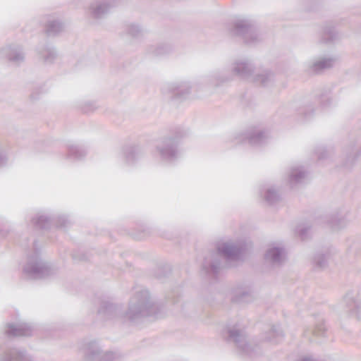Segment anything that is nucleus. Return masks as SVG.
<instances>
[{
  "instance_id": "39448f33",
  "label": "nucleus",
  "mask_w": 361,
  "mask_h": 361,
  "mask_svg": "<svg viewBox=\"0 0 361 361\" xmlns=\"http://www.w3.org/2000/svg\"><path fill=\"white\" fill-rule=\"evenodd\" d=\"M230 66L234 77L237 76L246 80L252 78L255 84L263 87H269L274 82V75L269 70H263L260 73L252 75L255 66L249 59H236Z\"/></svg>"
},
{
  "instance_id": "c85d7f7f",
  "label": "nucleus",
  "mask_w": 361,
  "mask_h": 361,
  "mask_svg": "<svg viewBox=\"0 0 361 361\" xmlns=\"http://www.w3.org/2000/svg\"><path fill=\"white\" fill-rule=\"evenodd\" d=\"M337 37V32L331 25H326L322 32L321 41L324 43L334 42Z\"/></svg>"
},
{
  "instance_id": "a19ab883",
  "label": "nucleus",
  "mask_w": 361,
  "mask_h": 361,
  "mask_svg": "<svg viewBox=\"0 0 361 361\" xmlns=\"http://www.w3.org/2000/svg\"><path fill=\"white\" fill-rule=\"evenodd\" d=\"M30 97H31L32 99H37V96H35L34 93L31 94Z\"/></svg>"
},
{
  "instance_id": "4be33fe9",
  "label": "nucleus",
  "mask_w": 361,
  "mask_h": 361,
  "mask_svg": "<svg viewBox=\"0 0 361 361\" xmlns=\"http://www.w3.org/2000/svg\"><path fill=\"white\" fill-rule=\"evenodd\" d=\"M345 155V159L343 166L350 169L355 164L358 157L360 154V147H357L354 143H350L346 146L343 151Z\"/></svg>"
},
{
  "instance_id": "5701e85b",
  "label": "nucleus",
  "mask_w": 361,
  "mask_h": 361,
  "mask_svg": "<svg viewBox=\"0 0 361 361\" xmlns=\"http://www.w3.org/2000/svg\"><path fill=\"white\" fill-rule=\"evenodd\" d=\"M265 258L273 264H281L286 258L285 250L281 247H271L267 251Z\"/></svg>"
},
{
  "instance_id": "6ab92c4d",
  "label": "nucleus",
  "mask_w": 361,
  "mask_h": 361,
  "mask_svg": "<svg viewBox=\"0 0 361 361\" xmlns=\"http://www.w3.org/2000/svg\"><path fill=\"white\" fill-rule=\"evenodd\" d=\"M307 171L303 166L295 165L293 166L288 174V183L291 188H293L298 184L305 183L307 177Z\"/></svg>"
},
{
  "instance_id": "c756f323",
  "label": "nucleus",
  "mask_w": 361,
  "mask_h": 361,
  "mask_svg": "<svg viewBox=\"0 0 361 361\" xmlns=\"http://www.w3.org/2000/svg\"><path fill=\"white\" fill-rule=\"evenodd\" d=\"M171 47L166 44H160L156 46H151L149 52L155 56H161L169 54Z\"/></svg>"
},
{
  "instance_id": "c9c22d12",
  "label": "nucleus",
  "mask_w": 361,
  "mask_h": 361,
  "mask_svg": "<svg viewBox=\"0 0 361 361\" xmlns=\"http://www.w3.org/2000/svg\"><path fill=\"white\" fill-rule=\"evenodd\" d=\"M310 227L304 225H298L295 228L296 233L304 240L307 238V234Z\"/></svg>"
},
{
  "instance_id": "423d86ee",
  "label": "nucleus",
  "mask_w": 361,
  "mask_h": 361,
  "mask_svg": "<svg viewBox=\"0 0 361 361\" xmlns=\"http://www.w3.org/2000/svg\"><path fill=\"white\" fill-rule=\"evenodd\" d=\"M243 252V248L233 244L224 243L217 247L216 252H212L204 258L202 269L208 275L216 278L219 274L221 262L218 255H221L229 259L239 257Z\"/></svg>"
},
{
  "instance_id": "dca6fc26",
  "label": "nucleus",
  "mask_w": 361,
  "mask_h": 361,
  "mask_svg": "<svg viewBox=\"0 0 361 361\" xmlns=\"http://www.w3.org/2000/svg\"><path fill=\"white\" fill-rule=\"evenodd\" d=\"M142 155V150L140 147L135 145H128L124 147L119 157L128 165L134 164Z\"/></svg>"
},
{
  "instance_id": "f8f14e48",
  "label": "nucleus",
  "mask_w": 361,
  "mask_h": 361,
  "mask_svg": "<svg viewBox=\"0 0 361 361\" xmlns=\"http://www.w3.org/2000/svg\"><path fill=\"white\" fill-rule=\"evenodd\" d=\"M238 139L243 143L247 142L253 147H261L267 142L269 137L267 132L255 129L240 134Z\"/></svg>"
},
{
  "instance_id": "0eeeda50",
  "label": "nucleus",
  "mask_w": 361,
  "mask_h": 361,
  "mask_svg": "<svg viewBox=\"0 0 361 361\" xmlns=\"http://www.w3.org/2000/svg\"><path fill=\"white\" fill-rule=\"evenodd\" d=\"M233 37L241 39L247 44H255L260 41L255 23L249 18H239L235 20L229 29Z\"/></svg>"
},
{
  "instance_id": "2f4dec72",
  "label": "nucleus",
  "mask_w": 361,
  "mask_h": 361,
  "mask_svg": "<svg viewBox=\"0 0 361 361\" xmlns=\"http://www.w3.org/2000/svg\"><path fill=\"white\" fill-rule=\"evenodd\" d=\"M313 262L315 267L318 269H323L326 266L327 257L323 253H317L314 256Z\"/></svg>"
},
{
  "instance_id": "f257e3e1",
  "label": "nucleus",
  "mask_w": 361,
  "mask_h": 361,
  "mask_svg": "<svg viewBox=\"0 0 361 361\" xmlns=\"http://www.w3.org/2000/svg\"><path fill=\"white\" fill-rule=\"evenodd\" d=\"M159 312V306L151 300L149 291L139 288L131 297L127 311L122 312L119 305L102 301L97 310V317L101 321L123 318L136 322L144 317L153 316L157 318Z\"/></svg>"
},
{
  "instance_id": "393cba45",
  "label": "nucleus",
  "mask_w": 361,
  "mask_h": 361,
  "mask_svg": "<svg viewBox=\"0 0 361 361\" xmlns=\"http://www.w3.org/2000/svg\"><path fill=\"white\" fill-rule=\"evenodd\" d=\"M284 334L279 325H273L271 329L266 333L264 340L272 344H276L283 341Z\"/></svg>"
},
{
  "instance_id": "f03ea898",
  "label": "nucleus",
  "mask_w": 361,
  "mask_h": 361,
  "mask_svg": "<svg viewBox=\"0 0 361 361\" xmlns=\"http://www.w3.org/2000/svg\"><path fill=\"white\" fill-rule=\"evenodd\" d=\"M226 341L233 343L238 352L243 356L252 360L262 355V348L259 345H251L247 338V333L244 326L240 324L228 325L224 330Z\"/></svg>"
},
{
  "instance_id": "2eb2a0df",
  "label": "nucleus",
  "mask_w": 361,
  "mask_h": 361,
  "mask_svg": "<svg viewBox=\"0 0 361 361\" xmlns=\"http://www.w3.org/2000/svg\"><path fill=\"white\" fill-rule=\"evenodd\" d=\"M113 6L109 0H94L90 5V16L94 19L103 18Z\"/></svg>"
},
{
  "instance_id": "1a4fd4ad",
  "label": "nucleus",
  "mask_w": 361,
  "mask_h": 361,
  "mask_svg": "<svg viewBox=\"0 0 361 361\" xmlns=\"http://www.w3.org/2000/svg\"><path fill=\"white\" fill-rule=\"evenodd\" d=\"M25 54L18 44H8L0 49V60L19 66L25 61Z\"/></svg>"
},
{
  "instance_id": "a211bd4d",
  "label": "nucleus",
  "mask_w": 361,
  "mask_h": 361,
  "mask_svg": "<svg viewBox=\"0 0 361 361\" xmlns=\"http://www.w3.org/2000/svg\"><path fill=\"white\" fill-rule=\"evenodd\" d=\"M39 58L46 64H51L57 58L56 49L49 43L39 44L37 47Z\"/></svg>"
},
{
  "instance_id": "f3484780",
  "label": "nucleus",
  "mask_w": 361,
  "mask_h": 361,
  "mask_svg": "<svg viewBox=\"0 0 361 361\" xmlns=\"http://www.w3.org/2000/svg\"><path fill=\"white\" fill-rule=\"evenodd\" d=\"M33 328L28 324H8L5 333L8 337L30 336L32 334Z\"/></svg>"
},
{
  "instance_id": "b1692460",
  "label": "nucleus",
  "mask_w": 361,
  "mask_h": 361,
  "mask_svg": "<svg viewBox=\"0 0 361 361\" xmlns=\"http://www.w3.org/2000/svg\"><path fill=\"white\" fill-rule=\"evenodd\" d=\"M68 154L66 158L71 161H78L82 159L87 154V151L84 146L78 144L68 145Z\"/></svg>"
},
{
  "instance_id": "37998d69",
  "label": "nucleus",
  "mask_w": 361,
  "mask_h": 361,
  "mask_svg": "<svg viewBox=\"0 0 361 361\" xmlns=\"http://www.w3.org/2000/svg\"><path fill=\"white\" fill-rule=\"evenodd\" d=\"M0 236L4 237V236H5V234H4V233H1V231H0Z\"/></svg>"
},
{
  "instance_id": "4468645a",
  "label": "nucleus",
  "mask_w": 361,
  "mask_h": 361,
  "mask_svg": "<svg viewBox=\"0 0 361 361\" xmlns=\"http://www.w3.org/2000/svg\"><path fill=\"white\" fill-rule=\"evenodd\" d=\"M197 86V83L192 85L188 81H177L169 84L168 89L175 98L185 99L190 94L191 90Z\"/></svg>"
},
{
  "instance_id": "58836bf2",
  "label": "nucleus",
  "mask_w": 361,
  "mask_h": 361,
  "mask_svg": "<svg viewBox=\"0 0 361 361\" xmlns=\"http://www.w3.org/2000/svg\"><path fill=\"white\" fill-rule=\"evenodd\" d=\"M180 295V290L179 288H176V290H173L171 295H169V298L172 300V302L176 304L178 302V299H176V296H179Z\"/></svg>"
},
{
  "instance_id": "9b49d317",
  "label": "nucleus",
  "mask_w": 361,
  "mask_h": 361,
  "mask_svg": "<svg viewBox=\"0 0 361 361\" xmlns=\"http://www.w3.org/2000/svg\"><path fill=\"white\" fill-rule=\"evenodd\" d=\"M231 301L238 305H245L255 300L252 287L247 284H240L233 288L231 293Z\"/></svg>"
},
{
  "instance_id": "a878e982",
  "label": "nucleus",
  "mask_w": 361,
  "mask_h": 361,
  "mask_svg": "<svg viewBox=\"0 0 361 361\" xmlns=\"http://www.w3.org/2000/svg\"><path fill=\"white\" fill-rule=\"evenodd\" d=\"M64 29V24L59 19L50 18L45 26V32L49 37H54Z\"/></svg>"
},
{
  "instance_id": "4c0bfd02",
  "label": "nucleus",
  "mask_w": 361,
  "mask_h": 361,
  "mask_svg": "<svg viewBox=\"0 0 361 361\" xmlns=\"http://www.w3.org/2000/svg\"><path fill=\"white\" fill-rule=\"evenodd\" d=\"M8 164V157L4 150L0 151V167H4Z\"/></svg>"
},
{
  "instance_id": "aec40b11",
  "label": "nucleus",
  "mask_w": 361,
  "mask_h": 361,
  "mask_svg": "<svg viewBox=\"0 0 361 361\" xmlns=\"http://www.w3.org/2000/svg\"><path fill=\"white\" fill-rule=\"evenodd\" d=\"M260 195L270 206H275L281 201L280 190L274 185L267 186L260 189Z\"/></svg>"
},
{
  "instance_id": "bb28decb",
  "label": "nucleus",
  "mask_w": 361,
  "mask_h": 361,
  "mask_svg": "<svg viewBox=\"0 0 361 361\" xmlns=\"http://www.w3.org/2000/svg\"><path fill=\"white\" fill-rule=\"evenodd\" d=\"M291 108L294 109L298 114L302 115L304 120L305 121L310 119L313 116L314 112L312 106L309 104H305L301 106L298 102H295L291 104Z\"/></svg>"
},
{
  "instance_id": "473e14b6",
  "label": "nucleus",
  "mask_w": 361,
  "mask_h": 361,
  "mask_svg": "<svg viewBox=\"0 0 361 361\" xmlns=\"http://www.w3.org/2000/svg\"><path fill=\"white\" fill-rule=\"evenodd\" d=\"M127 32L133 37L138 38L142 35L143 30L139 25L131 23L128 25Z\"/></svg>"
},
{
  "instance_id": "cd10ccee",
  "label": "nucleus",
  "mask_w": 361,
  "mask_h": 361,
  "mask_svg": "<svg viewBox=\"0 0 361 361\" xmlns=\"http://www.w3.org/2000/svg\"><path fill=\"white\" fill-rule=\"evenodd\" d=\"M336 61V59L333 57L324 58L317 61L311 66V70L314 73H319L324 69L331 68Z\"/></svg>"
},
{
  "instance_id": "c03bdc74",
  "label": "nucleus",
  "mask_w": 361,
  "mask_h": 361,
  "mask_svg": "<svg viewBox=\"0 0 361 361\" xmlns=\"http://www.w3.org/2000/svg\"><path fill=\"white\" fill-rule=\"evenodd\" d=\"M73 259H75V258H76V257H75V255H73Z\"/></svg>"
},
{
  "instance_id": "ea45409f",
  "label": "nucleus",
  "mask_w": 361,
  "mask_h": 361,
  "mask_svg": "<svg viewBox=\"0 0 361 361\" xmlns=\"http://www.w3.org/2000/svg\"><path fill=\"white\" fill-rule=\"evenodd\" d=\"M297 361H317V360L313 359V357L311 356H305V357H302L298 359Z\"/></svg>"
},
{
  "instance_id": "72a5a7b5",
  "label": "nucleus",
  "mask_w": 361,
  "mask_h": 361,
  "mask_svg": "<svg viewBox=\"0 0 361 361\" xmlns=\"http://www.w3.org/2000/svg\"><path fill=\"white\" fill-rule=\"evenodd\" d=\"M331 227L333 229L338 230L345 226V221L343 219H340L338 216H334L329 221Z\"/></svg>"
},
{
  "instance_id": "412c9836",
  "label": "nucleus",
  "mask_w": 361,
  "mask_h": 361,
  "mask_svg": "<svg viewBox=\"0 0 361 361\" xmlns=\"http://www.w3.org/2000/svg\"><path fill=\"white\" fill-rule=\"evenodd\" d=\"M343 302L351 316H355L357 319L361 318V302L356 298L355 293H348L343 298Z\"/></svg>"
},
{
  "instance_id": "6e6552de",
  "label": "nucleus",
  "mask_w": 361,
  "mask_h": 361,
  "mask_svg": "<svg viewBox=\"0 0 361 361\" xmlns=\"http://www.w3.org/2000/svg\"><path fill=\"white\" fill-rule=\"evenodd\" d=\"M82 350L85 358L88 361H118L122 357L117 351L103 352L95 341L84 342Z\"/></svg>"
},
{
  "instance_id": "7ed1b4c3",
  "label": "nucleus",
  "mask_w": 361,
  "mask_h": 361,
  "mask_svg": "<svg viewBox=\"0 0 361 361\" xmlns=\"http://www.w3.org/2000/svg\"><path fill=\"white\" fill-rule=\"evenodd\" d=\"M33 250L23 266L24 277L27 279H41L55 274L57 269L42 257L40 248L35 240L33 242Z\"/></svg>"
},
{
  "instance_id": "9d476101",
  "label": "nucleus",
  "mask_w": 361,
  "mask_h": 361,
  "mask_svg": "<svg viewBox=\"0 0 361 361\" xmlns=\"http://www.w3.org/2000/svg\"><path fill=\"white\" fill-rule=\"evenodd\" d=\"M33 226L37 229H48L54 223L56 227L66 228L70 224V221L65 215L50 217L44 214L37 215L32 219Z\"/></svg>"
},
{
  "instance_id": "f704fd0d",
  "label": "nucleus",
  "mask_w": 361,
  "mask_h": 361,
  "mask_svg": "<svg viewBox=\"0 0 361 361\" xmlns=\"http://www.w3.org/2000/svg\"><path fill=\"white\" fill-rule=\"evenodd\" d=\"M317 100L321 104V105L324 107L328 106L330 104V95L329 92L325 91L321 93Z\"/></svg>"
},
{
  "instance_id": "7c9ffc66",
  "label": "nucleus",
  "mask_w": 361,
  "mask_h": 361,
  "mask_svg": "<svg viewBox=\"0 0 361 361\" xmlns=\"http://www.w3.org/2000/svg\"><path fill=\"white\" fill-rule=\"evenodd\" d=\"M326 331V326L323 322H319L316 324L314 329H307L305 331V336L310 338L311 335L318 337L325 336Z\"/></svg>"
},
{
  "instance_id": "ddd939ff",
  "label": "nucleus",
  "mask_w": 361,
  "mask_h": 361,
  "mask_svg": "<svg viewBox=\"0 0 361 361\" xmlns=\"http://www.w3.org/2000/svg\"><path fill=\"white\" fill-rule=\"evenodd\" d=\"M233 75L231 67L216 71L202 79V82L210 83L214 86H219L224 83L231 82L233 80Z\"/></svg>"
},
{
  "instance_id": "79ce46f5",
  "label": "nucleus",
  "mask_w": 361,
  "mask_h": 361,
  "mask_svg": "<svg viewBox=\"0 0 361 361\" xmlns=\"http://www.w3.org/2000/svg\"><path fill=\"white\" fill-rule=\"evenodd\" d=\"M307 10L308 11H314V7H311V8H307Z\"/></svg>"
},
{
  "instance_id": "20e7f679",
  "label": "nucleus",
  "mask_w": 361,
  "mask_h": 361,
  "mask_svg": "<svg viewBox=\"0 0 361 361\" xmlns=\"http://www.w3.org/2000/svg\"><path fill=\"white\" fill-rule=\"evenodd\" d=\"M187 134L188 132L185 129L177 128L173 136L165 137L157 144V153L162 162L173 164L180 159L182 156L180 140Z\"/></svg>"
},
{
  "instance_id": "e433bc0d",
  "label": "nucleus",
  "mask_w": 361,
  "mask_h": 361,
  "mask_svg": "<svg viewBox=\"0 0 361 361\" xmlns=\"http://www.w3.org/2000/svg\"><path fill=\"white\" fill-rule=\"evenodd\" d=\"M315 153L317 156V159L319 160H322V159H324L327 157V150L326 149V147H318L316 149H315Z\"/></svg>"
}]
</instances>
